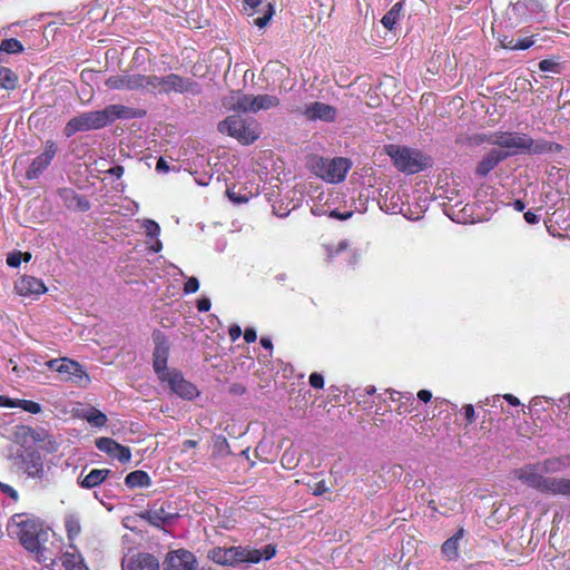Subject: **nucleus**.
Masks as SVG:
<instances>
[{
    "mask_svg": "<svg viewBox=\"0 0 570 570\" xmlns=\"http://www.w3.org/2000/svg\"><path fill=\"white\" fill-rule=\"evenodd\" d=\"M304 116L312 121H333L336 110L327 104L315 101L305 106Z\"/></svg>",
    "mask_w": 570,
    "mask_h": 570,
    "instance_id": "nucleus-21",
    "label": "nucleus"
},
{
    "mask_svg": "<svg viewBox=\"0 0 570 570\" xmlns=\"http://www.w3.org/2000/svg\"><path fill=\"white\" fill-rule=\"evenodd\" d=\"M0 490L2 493L10 497L13 501L18 500V492L11 485L0 482Z\"/></svg>",
    "mask_w": 570,
    "mask_h": 570,
    "instance_id": "nucleus-48",
    "label": "nucleus"
},
{
    "mask_svg": "<svg viewBox=\"0 0 570 570\" xmlns=\"http://www.w3.org/2000/svg\"><path fill=\"white\" fill-rule=\"evenodd\" d=\"M81 416L92 426L101 428L107 423V416L101 411L91 407L83 410Z\"/></svg>",
    "mask_w": 570,
    "mask_h": 570,
    "instance_id": "nucleus-34",
    "label": "nucleus"
},
{
    "mask_svg": "<svg viewBox=\"0 0 570 570\" xmlns=\"http://www.w3.org/2000/svg\"><path fill=\"white\" fill-rule=\"evenodd\" d=\"M156 346L154 350V370L160 381H165V379L173 373V370L167 367V361L169 355V344L168 342L160 335L155 337Z\"/></svg>",
    "mask_w": 570,
    "mask_h": 570,
    "instance_id": "nucleus-14",
    "label": "nucleus"
},
{
    "mask_svg": "<svg viewBox=\"0 0 570 570\" xmlns=\"http://www.w3.org/2000/svg\"><path fill=\"white\" fill-rule=\"evenodd\" d=\"M59 374L62 380L70 381L79 386H87L90 383V376L82 365L67 357H62Z\"/></svg>",
    "mask_w": 570,
    "mask_h": 570,
    "instance_id": "nucleus-12",
    "label": "nucleus"
},
{
    "mask_svg": "<svg viewBox=\"0 0 570 570\" xmlns=\"http://www.w3.org/2000/svg\"><path fill=\"white\" fill-rule=\"evenodd\" d=\"M276 554V549L273 544H266L262 549H255L249 546H234L233 560L234 567L242 563H258L262 560H269Z\"/></svg>",
    "mask_w": 570,
    "mask_h": 570,
    "instance_id": "nucleus-9",
    "label": "nucleus"
},
{
    "mask_svg": "<svg viewBox=\"0 0 570 570\" xmlns=\"http://www.w3.org/2000/svg\"><path fill=\"white\" fill-rule=\"evenodd\" d=\"M61 362H62V357L61 358H53V360H49L47 361L45 364L48 368L52 370V371H56L59 373V367L61 365Z\"/></svg>",
    "mask_w": 570,
    "mask_h": 570,
    "instance_id": "nucleus-57",
    "label": "nucleus"
},
{
    "mask_svg": "<svg viewBox=\"0 0 570 570\" xmlns=\"http://www.w3.org/2000/svg\"><path fill=\"white\" fill-rule=\"evenodd\" d=\"M383 394H379L374 397H372V400H358V406L362 404V410L367 414H377L381 410V407L379 406V403L381 401H383Z\"/></svg>",
    "mask_w": 570,
    "mask_h": 570,
    "instance_id": "nucleus-38",
    "label": "nucleus"
},
{
    "mask_svg": "<svg viewBox=\"0 0 570 570\" xmlns=\"http://www.w3.org/2000/svg\"><path fill=\"white\" fill-rule=\"evenodd\" d=\"M507 158V154H503V151H500L498 149H492L489 151L482 160L479 163L476 167V174L479 176H487L497 165Z\"/></svg>",
    "mask_w": 570,
    "mask_h": 570,
    "instance_id": "nucleus-24",
    "label": "nucleus"
},
{
    "mask_svg": "<svg viewBox=\"0 0 570 570\" xmlns=\"http://www.w3.org/2000/svg\"><path fill=\"white\" fill-rule=\"evenodd\" d=\"M156 170L161 171V173H168L169 166H168L167 161L163 158H159V160L156 164Z\"/></svg>",
    "mask_w": 570,
    "mask_h": 570,
    "instance_id": "nucleus-58",
    "label": "nucleus"
},
{
    "mask_svg": "<svg viewBox=\"0 0 570 570\" xmlns=\"http://www.w3.org/2000/svg\"><path fill=\"white\" fill-rule=\"evenodd\" d=\"M570 468V456L549 458L513 470V476L542 494L570 497V479L547 476Z\"/></svg>",
    "mask_w": 570,
    "mask_h": 570,
    "instance_id": "nucleus-1",
    "label": "nucleus"
},
{
    "mask_svg": "<svg viewBox=\"0 0 570 570\" xmlns=\"http://www.w3.org/2000/svg\"><path fill=\"white\" fill-rule=\"evenodd\" d=\"M273 14H274V7L272 6V3H267L264 7L263 16L255 18L253 20V23L262 29V28L267 26V23L269 22L271 18L273 17Z\"/></svg>",
    "mask_w": 570,
    "mask_h": 570,
    "instance_id": "nucleus-39",
    "label": "nucleus"
},
{
    "mask_svg": "<svg viewBox=\"0 0 570 570\" xmlns=\"http://www.w3.org/2000/svg\"><path fill=\"white\" fill-rule=\"evenodd\" d=\"M18 77L7 67H0V87L12 90L17 87Z\"/></svg>",
    "mask_w": 570,
    "mask_h": 570,
    "instance_id": "nucleus-36",
    "label": "nucleus"
},
{
    "mask_svg": "<svg viewBox=\"0 0 570 570\" xmlns=\"http://www.w3.org/2000/svg\"><path fill=\"white\" fill-rule=\"evenodd\" d=\"M539 68L544 72H558V63L549 59L541 60L539 62Z\"/></svg>",
    "mask_w": 570,
    "mask_h": 570,
    "instance_id": "nucleus-45",
    "label": "nucleus"
},
{
    "mask_svg": "<svg viewBox=\"0 0 570 570\" xmlns=\"http://www.w3.org/2000/svg\"><path fill=\"white\" fill-rule=\"evenodd\" d=\"M59 196L65 206L72 210L86 212L90 208L89 202L77 194L73 189L62 188L59 190Z\"/></svg>",
    "mask_w": 570,
    "mask_h": 570,
    "instance_id": "nucleus-22",
    "label": "nucleus"
},
{
    "mask_svg": "<svg viewBox=\"0 0 570 570\" xmlns=\"http://www.w3.org/2000/svg\"><path fill=\"white\" fill-rule=\"evenodd\" d=\"M312 171L324 181L336 184L344 180L351 163L346 158L313 157L309 161Z\"/></svg>",
    "mask_w": 570,
    "mask_h": 570,
    "instance_id": "nucleus-7",
    "label": "nucleus"
},
{
    "mask_svg": "<svg viewBox=\"0 0 570 570\" xmlns=\"http://www.w3.org/2000/svg\"><path fill=\"white\" fill-rule=\"evenodd\" d=\"M140 116L141 112L137 109L124 105H109L102 110L87 111L71 118L66 124L65 135L71 137L78 131L104 128L117 119H132Z\"/></svg>",
    "mask_w": 570,
    "mask_h": 570,
    "instance_id": "nucleus-2",
    "label": "nucleus"
},
{
    "mask_svg": "<svg viewBox=\"0 0 570 570\" xmlns=\"http://www.w3.org/2000/svg\"><path fill=\"white\" fill-rule=\"evenodd\" d=\"M464 535V529L460 528L454 535L449 538L443 544H442V554L443 557L449 561H455L459 558V543L462 540Z\"/></svg>",
    "mask_w": 570,
    "mask_h": 570,
    "instance_id": "nucleus-25",
    "label": "nucleus"
},
{
    "mask_svg": "<svg viewBox=\"0 0 570 570\" xmlns=\"http://www.w3.org/2000/svg\"><path fill=\"white\" fill-rule=\"evenodd\" d=\"M14 291L20 296L38 298L47 292V287L41 279L24 275L16 282Z\"/></svg>",
    "mask_w": 570,
    "mask_h": 570,
    "instance_id": "nucleus-15",
    "label": "nucleus"
},
{
    "mask_svg": "<svg viewBox=\"0 0 570 570\" xmlns=\"http://www.w3.org/2000/svg\"><path fill=\"white\" fill-rule=\"evenodd\" d=\"M0 406L3 407H18V400L10 399L4 395H0Z\"/></svg>",
    "mask_w": 570,
    "mask_h": 570,
    "instance_id": "nucleus-53",
    "label": "nucleus"
},
{
    "mask_svg": "<svg viewBox=\"0 0 570 570\" xmlns=\"http://www.w3.org/2000/svg\"><path fill=\"white\" fill-rule=\"evenodd\" d=\"M525 153L534 155L553 154L562 150V146L546 139H532L528 136Z\"/></svg>",
    "mask_w": 570,
    "mask_h": 570,
    "instance_id": "nucleus-23",
    "label": "nucleus"
},
{
    "mask_svg": "<svg viewBox=\"0 0 570 570\" xmlns=\"http://www.w3.org/2000/svg\"><path fill=\"white\" fill-rule=\"evenodd\" d=\"M208 558L218 564L234 567L233 547L213 548L212 550L208 551Z\"/></svg>",
    "mask_w": 570,
    "mask_h": 570,
    "instance_id": "nucleus-30",
    "label": "nucleus"
},
{
    "mask_svg": "<svg viewBox=\"0 0 570 570\" xmlns=\"http://www.w3.org/2000/svg\"><path fill=\"white\" fill-rule=\"evenodd\" d=\"M244 338L247 343H253L257 338L256 331L252 327H247L244 333Z\"/></svg>",
    "mask_w": 570,
    "mask_h": 570,
    "instance_id": "nucleus-56",
    "label": "nucleus"
},
{
    "mask_svg": "<svg viewBox=\"0 0 570 570\" xmlns=\"http://www.w3.org/2000/svg\"><path fill=\"white\" fill-rule=\"evenodd\" d=\"M507 402H509V404H511L512 406H518L520 405V401L518 397H515L514 395L512 394H504L502 396Z\"/></svg>",
    "mask_w": 570,
    "mask_h": 570,
    "instance_id": "nucleus-62",
    "label": "nucleus"
},
{
    "mask_svg": "<svg viewBox=\"0 0 570 570\" xmlns=\"http://www.w3.org/2000/svg\"><path fill=\"white\" fill-rule=\"evenodd\" d=\"M309 384L315 389H323L324 379L320 373H312L309 375Z\"/></svg>",
    "mask_w": 570,
    "mask_h": 570,
    "instance_id": "nucleus-47",
    "label": "nucleus"
},
{
    "mask_svg": "<svg viewBox=\"0 0 570 570\" xmlns=\"http://www.w3.org/2000/svg\"><path fill=\"white\" fill-rule=\"evenodd\" d=\"M197 559L193 552L178 549L167 553L164 570H196Z\"/></svg>",
    "mask_w": 570,
    "mask_h": 570,
    "instance_id": "nucleus-10",
    "label": "nucleus"
},
{
    "mask_svg": "<svg viewBox=\"0 0 570 570\" xmlns=\"http://www.w3.org/2000/svg\"><path fill=\"white\" fill-rule=\"evenodd\" d=\"M350 243L347 240H340L336 244H324L323 248L326 254V259L328 262L333 261L337 256H340L343 252L347 249Z\"/></svg>",
    "mask_w": 570,
    "mask_h": 570,
    "instance_id": "nucleus-37",
    "label": "nucleus"
},
{
    "mask_svg": "<svg viewBox=\"0 0 570 570\" xmlns=\"http://www.w3.org/2000/svg\"><path fill=\"white\" fill-rule=\"evenodd\" d=\"M141 227L145 229V233L150 238H156L160 234V227L158 223L153 219H144L141 222Z\"/></svg>",
    "mask_w": 570,
    "mask_h": 570,
    "instance_id": "nucleus-41",
    "label": "nucleus"
},
{
    "mask_svg": "<svg viewBox=\"0 0 570 570\" xmlns=\"http://www.w3.org/2000/svg\"><path fill=\"white\" fill-rule=\"evenodd\" d=\"M65 528L69 540H75L81 532L80 519L76 514H68L65 518Z\"/></svg>",
    "mask_w": 570,
    "mask_h": 570,
    "instance_id": "nucleus-35",
    "label": "nucleus"
},
{
    "mask_svg": "<svg viewBox=\"0 0 570 570\" xmlns=\"http://www.w3.org/2000/svg\"><path fill=\"white\" fill-rule=\"evenodd\" d=\"M96 446L108 454L109 456L117 459L121 463H126L131 458L130 449L117 443L110 438H99L96 440Z\"/></svg>",
    "mask_w": 570,
    "mask_h": 570,
    "instance_id": "nucleus-18",
    "label": "nucleus"
},
{
    "mask_svg": "<svg viewBox=\"0 0 570 570\" xmlns=\"http://www.w3.org/2000/svg\"><path fill=\"white\" fill-rule=\"evenodd\" d=\"M142 92L169 94V92H191L198 94L199 87L196 82L185 79L176 73H169L164 77L156 75H142Z\"/></svg>",
    "mask_w": 570,
    "mask_h": 570,
    "instance_id": "nucleus-4",
    "label": "nucleus"
},
{
    "mask_svg": "<svg viewBox=\"0 0 570 570\" xmlns=\"http://www.w3.org/2000/svg\"><path fill=\"white\" fill-rule=\"evenodd\" d=\"M150 250L154 252V253H159L161 249H163V243L161 240L156 237L155 238V242L150 245Z\"/></svg>",
    "mask_w": 570,
    "mask_h": 570,
    "instance_id": "nucleus-64",
    "label": "nucleus"
},
{
    "mask_svg": "<svg viewBox=\"0 0 570 570\" xmlns=\"http://www.w3.org/2000/svg\"><path fill=\"white\" fill-rule=\"evenodd\" d=\"M22 261V253L21 252H13L10 253L7 257V264L10 267H18Z\"/></svg>",
    "mask_w": 570,
    "mask_h": 570,
    "instance_id": "nucleus-46",
    "label": "nucleus"
},
{
    "mask_svg": "<svg viewBox=\"0 0 570 570\" xmlns=\"http://www.w3.org/2000/svg\"><path fill=\"white\" fill-rule=\"evenodd\" d=\"M144 518L150 524L157 528H163L171 524L178 518V513L174 512L170 509V505L161 504L159 507L154 505L151 509L147 510Z\"/></svg>",
    "mask_w": 570,
    "mask_h": 570,
    "instance_id": "nucleus-17",
    "label": "nucleus"
},
{
    "mask_svg": "<svg viewBox=\"0 0 570 570\" xmlns=\"http://www.w3.org/2000/svg\"><path fill=\"white\" fill-rule=\"evenodd\" d=\"M385 149L394 166L405 174H416L431 166L430 157L419 150L399 145H389Z\"/></svg>",
    "mask_w": 570,
    "mask_h": 570,
    "instance_id": "nucleus-6",
    "label": "nucleus"
},
{
    "mask_svg": "<svg viewBox=\"0 0 570 570\" xmlns=\"http://www.w3.org/2000/svg\"><path fill=\"white\" fill-rule=\"evenodd\" d=\"M106 86L114 90H138L142 91V75L122 73L111 76L106 80Z\"/></svg>",
    "mask_w": 570,
    "mask_h": 570,
    "instance_id": "nucleus-16",
    "label": "nucleus"
},
{
    "mask_svg": "<svg viewBox=\"0 0 570 570\" xmlns=\"http://www.w3.org/2000/svg\"><path fill=\"white\" fill-rule=\"evenodd\" d=\"M23 51L22 43L14 39H4L0 45V63H7V56L11 53H19Z\"/></svg>",
    "mask_w": 570,
    "mask_h": 570,
    "instance_id": "nucleus-32",
    "label": "nucleus"
},
{
    "mask_svg": "<svg viewBox=\"0 0 570 570\" xmlns=\"http://www.w3.org/2000/svg\"><path fill=\"white\" fill-rule=\"evenodd\" d=\"M164 382L168 384L173 393L181 399L193 400L199 395L197 387L185 380L183 374L177 370H173V373H170Z\"/></svg>",
    "mask_w": 570,
    "mask_h": 570,
    "instance_id": "nucleus-11",
    "label": "nucleus"
},
{
    "mask_svg": "<svg viewBox=\"0 0 570 570\" xmlns=\"http://www.w3.org/2000/svg\"><path fill=\"white\" fill-rule=\"evenodd\" d=\"M228 334H229L230 340L233 342H235L236 340H238L240 337L242 328L238 325H233L229 327Z\"/></svg>",
    "mask_w": 570,
    "mask_h": 570,
    "instance_id": "nucleus-55",
    "label": "nucleus"
},
{
    "mask_svg": "<svg viewBox=\"0 0 570 570\" xmlns=\"http://www.w3.org/2000/svg\"><path fill=\"white\" fill-rule=\"evenodd\" d=\"M253 104V95L242 91H232L223 98V106L229 111L250 112Z\"/></svg>",
    "mask_w": 570,
    "mask_h": 570,
    "instance_id": "nucleus-20",
    "label": "nucleus"
},
{
    "mask_svg": "<svg viewBox=\"0 0 570 570\" xmlns=\"http://www.w3.org/2000/svg\"><path fill=\"white\" fill-rule=\"evenodd\" d=\"M109 473L110 470L108 469H94L83 479L79 481V484L81 488L92 489L101 484Z\"/></svg>",
    "mask_w": 570,
    "mask_h": 570,
    "instance_id": "nucleus-28",
    "label": "nucleus"
},
{
    "mask_svg": "<svg viewBox=\"0 0 570 570\" xmlns=\"http://www.w3.org/2000/svg\"><path fill=\"white\" fill-rule=\"evenodd\" d=\"M56 153V144L51 140H48L45 145V150L32 160L30 167L26 171V178L29 180L37 179L50 165Z\"/></svg>",
    "mask_w": 570,
    "mask_h": 570,
    "instance_id": "nucleus-13",
    "label": "nucleus"
},
{
    "mask_svg": "<svg viewBox=\"0 0 570 570\" xmlns=\"http://www.w3.org/2000/svg\"><path fill=\"white\" fill-rule=\"evenodd\" d=\"M108 173L117 178H120L124 174V168L121 166L111 167Z\"/></svg>",
    "mask_w": 570,
    "mask_h": 570,
    "instance_id": "nucleus-63",
    "label": "nucleus"
},
{
    "mask_svg": "<svg viewBox=\"0 0 570 570\" xmlns=\"http://www.w3.org/2000/svg\"><path fill=\"white\" fill-rule=\"evenodd\" d=\"M488 141L492 145L507 149L503 154H507V157H509L511 155L525 153L529 140L527 134L494 132L489 137Z\"/></svg>",
    "mask_w": 570,
    "mask_h": 570,
    "instance_id": "nucleus-8",
    "label": "nucleus"
},
{
    "mask_svg": "<svg viewBox=\"0 0 570 570\" xmlns=\"http://www.w3.org/2000/svg\"><path fill=\"white\" fill-rule=\"evenodd\" d=\"M463 410H464V415H465L468 423H470V424L473 423L475 420V412H474L473 405L466 404L463 406Z\"/></svg>",
    "mask_w": 570,
    "mask_h": 570,
    "instance_id": "nucleus-52",
    "label": "nucleus"
},
{
    "mask_svg": "<svg viewBox=\"0 0 570 570\" xmlns=\"http://www.w3.org/2000/svg\"><path fill=\"white\" fill-rule=\"evenodd\" d=\"M558 407L566 414L570 411V394L563 395L559 399Z\"/></svg>",
    "mask_w": 570,
    "mask_h": 570,
    "instance_id": "nucleus-49",
    "label": "nucleus"
},
{
    "mask_svg": "<svg viewBox=\"0 0 570 570\" xmlns=\"http://www.w3.org/2000/svg\"><path fill=\"white\" fill-rule=\"evenodd\" d=\"M42 524L38 518L18 513L14 514L8 524V531L16 537L20 543L30 552L40 550L39 533Z\"/></svg>",
    "mask_w": 570,
    "mask_h": 570,
    "instance_id": "nucleus-3",
    "label": "nucleus"
},
{
    "mask_svg": "<svg viewBox=\"0 0 570 570\" xmlns=\"http://www.w3.org/2000/svg\"><path fill=\"white\" fill-rule=\"evenodd\" d=\"M18 407L32 414H38L41 412L40 404L29 400H18Z\"/></svg>",
    "mask_w": 570,
    "mask_h": 570,
    "instance_id": "nucleus-42",
    "label": "nucleus"
},
{
    "mask_svg": "<svg viewBox=\"0 0 570 570\" xmlns=\"http://www.w3.org/2000/svg\"><path fill=\"white\" fill-rule=\"evenodd\" d=\"M125 483L129 488H145L150 485V478L145 471L137 470L127 474Z\"/></svg>",
    "mask_w": 570,
    "mask_h": 570,
    "instance_id": "nucleus-33",
    "label": "nucleus"
},
{
    "mask_svg": "<svg viewBox=\"0 0 570 570\" xmlns=\"http://www.w3.org/2000/svg\"><path fill=\"white\" fill-rule=\"evenodd\" d=\"M212 303L207 297H203L197 302V309L199 312H208L210 309Z\"/></svg>",
    "mask_w": 570,
    "mask_h": 570,
    "instance_id": "nucleus-54",
    "label": "nucleus"
},
{
    "mask_svg": "<svg viewBox=\"0 0 570 570\" xmlns=\"http://www.w3.org/2000/svg\"><path fill=\"white\" fill-rule=\"evenodd\" d=\"M199 288V282L196 277H189L187 278L185 285H184V292L185 294H193L196 293Z\"/></svg>",
    "mask_w": 570,
    "mask_h": 570,
    "instance_id": "nucleus-44",
    "label": "nucleus"
},
{
    "mask_svg": "<svg viewBox=\"0 0 570 570\" xmlns=\"http://www.w3.org/2000/svg\"><path fill=\"white\" fill-rule=\"evenodd\" d=\"M279 105V99L272 95H253L252 114H257L261 110H268Z\"/></svg>",
    "mask_w": 570,
    "mask_h": 570,
    "instance_id": "nucleus-29",
    "label": "nucleus"
},
{
    "mask_svg": "<svg viewBox=\"0 0 570 570\" xmlns=\"http://www.w3.org/2000/svg\"><path fill=\"white\" fill-rule=\"evenodd\" d=\"M26 473L31 478H41L43 475V461L39 453L30 452L23 458Z\"/></svg>",
    "mask_w": 570,
    "mask_h": 570,
    "instance_id": "nucleus-26",
    "label": "nucleus"
},
{
    "mask_svg": "<svg viewBox=\"0 0 570 570\" xmlns=\"http://www.w3.org/2000/svg\"><path fill=\"white\" fill-rule=\"evenodd\" d=\"M385 393H389L390 394V399L392 401H405V402H411L413 401V395L412 393H401V392H397V391H386Z\"/></svg>",
    "mask_w": 570,
    "mask_h": 570,
    "instance_id": "nucleus-43",
    "label": "nucleus"
},
{
    "mask_svg": "<svg viewBox=\"0 0 570 570\" xmlns=\"http://www.w3.org/2000/svg\"><path fill=\"white\" fill-rule=\"evenodd\" d=\"M500 400H501V395L497 394V395L487 397L484 400V404L485 405H491V406H497V404L500 402Z\"/></svg>",
    "mask_w": 570,
    "mask_h": 570,
    "instance_id": "nucleus-61",
    "label": "nucleus"
},
{
    "mask_svg": "<svg viewBox=\"0 0 570 570\" xmlns=\"http://www.w3.org/2000/svg\"><path fill=\"white\" fill-rule=\"evenodd\" d=\"M352 216H353V212L352 210H347V212L341 213L337 209H334V210H332L330 213V217H333V218H336V219H340V220H345L347 218H351Z\"/></svg>",
    "mask_w": 570,
    "mask_h": 570,
    "instance_id": "nucleus-51",
    "label": "nucleus"
},
{
    "mask_svg": "<svg viewBox=\"0 0 570 570\" xmlns=\"http://www.w3.org/2000/svg\"><path fill=\"white\" fill-rule=\"evenodd\" d=\"M218 130L237 139L242 145H250L255 142L261 134V125L250 118H243L239 115L226 117L218 124Z\"/></svg>",
    "mask_w": 570,
    "mask_h": 570,
    "instance_id": "nucleus-5",
    "label": "nucleus"
},
{
    "mask_svg": "<svg viewBox=\"0 0 570 570\" xmlns=\"http://www.w3.org/2000/svg\"><path fill=\"white\" fill-rule=\"evenodd\" d=\"M227 196L228 198L235 203V204H243V203H247L248 202V197L247 196H238L235 191H233L232 189H227Z\"/></svg>",
    "mask_w": 570,
    "mask_h": 570,
    "instance_id": "nucleus-50",
    "label": "nucleus"
},
{
    "mask_svg": "<svg viewBox=\"0 0 570 570\" xmlns=\"http://www.w3.org/2000/svg\"><path fill=\"white\" fill-rule=\"evenodd\" d=\"M61 562L65 570H89L82 556L76 550L66 551L61 557Z\"/></svg>",
    "mask_w": 570,
    "mask_h": 570,
    "instance_id": "nucleus-27",
    "label": "nucleus"
},
{
    "mask_svg": "<svg viewBox=\"0 0 570 570\" xmlns=\"http://www.w3.org/2000/svg\"><path fill=\"white\" fill-rule=\"evenodd\" d=\"M122 570H159L158 560L149 553H136L122 559Z\"/></svg>",
    "mask_w": 570,
    "mask_h": 570,
    "instance_id": "nucleus-19",
    "label": "nucleus"
},
{
    "mask_svg": "<svg viewBox=\"0 0 570 570\" xmlns=\"http://www.w3.org/2000/svg\"><path fill=\"white\" fill-rule=\"evenodd\" d=\"M524 219L529 224H537L539 222V216L532 212L524 213Z\"/></svg>",
    "mask_w": 570,
    "mask_h": 570,
    "instance_id": "nucleus-59",
    "label": "nucleus"
},
{
    "mask_svg": "<svg viewBox=\"0 0 570 570\" xmlns=\"http://www.w3.org/2000/svg\"><path fill=\"white\" fill-rule=\"evenodd\" d=\"M534 43H535L534 37L531 36V37H525V38H522V39H519V40H515V41L511 40L509 42V45L505 46V47L510 48V49H513V50H524V49L530 48Z\"/></svg>",
    "mask_w": 570,
    "mask_h": 570,
    "instance_id": "nucleus-40",
    "label": "nucleus"
},
{
    "mask_svg": "<svg viewBox=\"0 0 570 570\" xmlns=\"http://www.w3.org/2000/svg\"><path fill=\"white\" fill-rule=\"evenodd\" d=\"M403 18V2H396L382 18L381 22L387 30H393Z\"/></svg>",
    "mask_w": 570,
    "mask_h": 570,
    "instance_id": "nucleus-31",
    "label": "nucleus"
},
{
    "mask_svg": "<svg viewBox=\"0 0 570 570\" xmlns=\"http://www.w3.org/2000/svg\"><path fill=\"white\" fill-rule=\"evenodd\" d=\"M417 397L422 401V402H429L431 399H432V393L428 390H421L419 391L417 393Z\"/></svg>",
    "mask_w": 570,
    "mask_h": 570,
    "instance_id": "nucleus-60",
    "label": "nucleus"
}]
</instances>
